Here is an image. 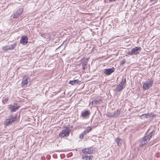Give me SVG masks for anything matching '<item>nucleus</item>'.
Here are the masks:
<instances>
[{"label":"nucleus","mask_w":160,"mask_h":160,"mask_svg":"<svg viewBox=\"0 0 160 160\" xmlns=\"http://www.w3.org/2000/svg\"><path fill=\"white\" fill-rule=\"evenodd\" d=\"M155 132V130H152L148 134L143 137L142 138V140L139 144V146L142 147L146 144L154 134Z\"/></svg>","instance_id":"obj_1"},{"label":"nucleus","mask_w":160,"mask_h":160,"mask_svg":"<svg viewBox=\"0 0 160 160\" xmlns=\"http://www.w3.org/2000/svg\"><path fill=\"white\" fill-rule=\"evenodd\" d=\"M17 120L16 115H11L6 119L4 122V125L7 126H9L15 123Z\"/></svg>","instance_id":"obj_2"},{"label":"nucleus","mask_w":160,"mask_h":160,"mask_svg":"<svg viewBox=\"0 0 160 160\" xmlns=\"http://www.w3.org/2000/svg\"><path fill=\"white\" fill-rule=\"evenodd\" d=\"M153 82V80L151 79H148V80H147L144 82H142L143 89L146 90L150 88L152 86Z\"/></svg>","instance_id":"obj_3"},{"label":"nucleus","mask_w":160,"mask_h":160,"mask_svg":"<svg viewBox=\"0 0 160 160\" xmlns=\"http://www.w3.org/2000/svg\"><path fill=\"white\" fill-rule=\"evenodd\" d=\"M126 85V79L122 78L120 83L117 86L116 88V91L119 92L124 88Z\"/></svg>","instance_id":"obj_4"},{"label":"nucleus","mask_w":160,"mask_h":160,"mask_svg":"<svg viewBox=\"0 0 160 160\" xmlns=\"http://www.w3.org/2000/svg\"><path fill=\"white\" fill-rule=\"evenodd\" d=\"M141 48L140 47H135L132 48L130 51H128L127 53L129 55H136L139 53L140 51H141Z\"/></svg>","instance_id":"obj_5"},{"label":"nucleus","mask_w":160,"mask_h":160,"mask_svg":"<svg viewBox=\"0 0 160 160\" xmlns=\"http://www.w3.org/2000/svg\"><path fill=\"white\" fill-rule=\"evenodd\" d=\"M71 132V130L68 128L62 130L59 134V137L61 138L66 137L68 136Z\"/></svg>","instance_id":"obj_6"},{"label":"nucleus","mask_w":160,"mask_h":160,"mask_svg":"<svg viewBox=\"0 0 160 160\" xmlns=\"http://www.w3.org/2000/svg\"><path fill=\"white\" fill-rule=\"evenodd\" d=\"M17 44L16 43H13V44L10 45H7L3 47L2 48V49L3 51H6L8 50H11L15 49L16 47Z\"/></svg>","instance_id":"obj_7"},{"label":"nucleus","mask_w":160,"mask_h":160,"mask_svg":"<svg viewBox=\"0 0 160 160\" xmlns=\"http://www.w3.org/2000/svg\"><path fill=\"white\" fill-rule=\"evenodd\" d=\"M20 107L19 105L16 103H14L13 105H12L9 107V109L11 112H13L16 111Z\"/></svg>","instance_id":"obj_8"},{"label":"nucleus","mask_w":160,"mask_h":160,"mask_svg":"<svg viewBox=\"0 0 160 160\" xmlns=\"http://www.w3.org/2000/svg\"><path fill=\"white\" fill-rule=\"evenodd\" d=\"M23 9L21 8L18 9L16 12L14 14L13 18H17L19 16L21 15L23 12Z\"/></svg>","instance_id":"obj_9"},{"label":"nucleus","mask_w":160,"mask_h":160,"mask_svg":"<svg viewBox=\"0 0 160 160\" xmlns=\"http://www.w3.org/2000/svg\"><path fill=\"white\" fill-rule=\"evenodd\" d=\"M82 152L83 153L92 154L93 150L91 148H88L83 149L82 150Z\"/></svg>","instance_id":"obj_10"},{"label":"nucleus","mask_w":160,"mask_h":160,"mask_svg":"<svg viewBox=\"0 0 160 160\" xmlns=\"http://www.w3.org/2000/svg\"><path fill=\"white\" fill-rule=\"evenodd\" d=\"M115 69L112 67L110 68H108L104 69V72L106 75H110L114 71Z\"/></svg>","instance_id":"obj_11"},{"label":"nucleus","mask_w":160,"mask_h":160,"mask_svg":"<svg viewBox=\"0 0 160 160\" xmlns=\"http://www.w3.org/2000/svg\"><path fill=\"white\" fill-rule=\"evenodd\" d=\"M28 42V38L27 36H24L20 39V42L24 45H26Z\"/></svg>","instance_id":"obj_12"},{"label":"nucleus","mask_w":160,"mask_h":160,"mask_svg":"<svg viewBox=\"0 0 160 160\" xmlns=\"http://www.w3.org/2000/svg\"><path fill=\"white\" fill-rule=\"evenodd\" d=\"M29 78L28 77H24L22 79V86H24L28 84Z\"/></svg>","instance_id":"obj_13"},{"label":"nucleus","mask_w":160,"mask_h":160,"mask_svg":"<svg viewBox=\"0 0 160 160\" xmlns=\"http://www.w3.org/2000/svg\"><path fill=\"white\" fill-rule=\"evenodd\" d=\"M90 114L89 110H85L81 112V116L83 118L86 117L89 115Z\"/></svg>","instance_id":"obj_14"},{"label":"nucleus","mask_w":160,"mask_h":160,"mask_svg":"<svg viewBox=\"0 0 160 160\" xmlns=\"http://www.w3.org/2000/svg\"><path fill=\"white\" fill-rule=\"evenodd\" d=\"M82 158L85 160H90L93 158V156L90 155L88 156L87 155H83L82 156Z\"/></svg>","instance_id":"obj_15"},{"label":"nucleus","mask_w":160,"mask_h":160,"mask_svg":"<svg viewBox=\"0 0 160 160\" xmlns=\"http://www.w3.org/2000/svg\"><path fill=\"white\" fill-rule=\"evenodd\" d=\"M121 110L119 109H118L116 111H115L113 112L115 118L117 117L120 113Z\"/></svg>","instance_id":"obj_16"},{"label":"nucleus","mask_w":160,"mask_h":160,"mask_svg":"<svg viewBox=\"0 0 160 160\" xmlns=\"http://www.w3.org/2000/svg\"><path fill=\"white\" fill-rule=\"evenodd\" d=\"M116 141L118 146H120L122 145V139L119 138H117L116 139Z\"/></svg>","instance_id":"obj_17"},{"label":"nucleus","mask_w":160,"mask_h":160,"mask_svg":"<svg viewBox=\"0 0 160 160\" xmlns=\"http://www.w3.org/2000/svg\"><path fill=\"white\" fill-rule=\"evenodd\" d=\"M101 101V99H95L92 101V104L95 105H97L100 103Z\"/></svg>","instance_id":"obj_18"},{"label":"nucleus","mask_w":160,"mask_h":160,"mask_svg":"<svg viewBox=\"0 0 160 160\" xmlns=\"http://www.w3.org/2000/svg\"><path fill=\"white\" fill-rule=\"evenodd\" d=\"M92 130V128L90 127H88L83 132V133L86 135V134Z\"/></svg>","instance_id":"obj_19"},{"label":"nucleus","mask_w":160,"mask_h":160,"mask_svg":"<svg viewBox=\"0 0 160 160\" xmlns=\"http://www.w3.org/2000/svg\"><path fill=\"white\" fill-rule=\"evenodd\" d=\"M78 80L76 79L74 80H70L69 81V83L72 85L75 84L76 83H78Z\"/></svg>","instance_id":"obj_20"},{"label":"nucleus","mask_w":160,"mask_h":160,"mask_svg":"<svg viewBox=\"0 0 160 160\" xmlns=\"http://www.w3.org/2000/svg\"><path fill=\"white\" fill-rule=\"evenodd\" d=\"M87 61L84 62L82 61V66L83 70H85L86 69V66L87 64Z\"/></svg>","instance_id":"obj_21"},{"label":"nucleus","mask_w":160,"mask_h":160,"mask_svg":"<svg viewBox=\"0 0 160 160\" xmlns=\"http://www.w3.org/2000/svg\"><path fill=\"white\" fill-rule=\"evenodd\" d=\"M106 116L110 118H114L115 117L113 112L112 113H108L106 115Z\"/></svg>","instance_id":"obj_22"},{"label":"nucleus","mask_w":160,"mask_h":160,"mask_svg":"<svg viewBox=\"0 0 160 160\" xmlns=\"http://www.w3.org/2000/svg\"><path fill=\"white\" fill-rule=\"evenodd\" d=\"M149 116V118H153L154 117H155L156 116V115L155 114H154L152 113H151L148 114Z\"/></svg>","instance_id":"obj_23"},{"label":"nucleus","mask_w":160,"mask_h":160,"mask_svg":"<svg viewBox=\"0 0 160 160\" xmlns=\"http://www.w3.org/2000/svg\"><path fill=\"white\" fill-rule=\"evenodd\" d=\"M85 135V134H84V133H83V132H82L80 135V136H79V138H80L81 139H82V138H83V137L84 136V135Z\"/></svg>","instance_id":"obj_24"},{"label":"nucleus","mask_w":160,"mask_h":160,"mask_svg":"<svg viewBox=\"0 0 160 160\" xmlns=\"http://www.w3.org/2000/svg\"><path fill=\"white\" fill-rule=\"evenodd\" d=\"M125 62V60H122V61H121V62L120 63V64L121 65H122L124 62Z\"/></svg>","instance_id":"obj_25"},{"label":"nucleus","mask_w":160,"mask_h":160,"mask_svg":"<svg viewBox=\"0 0 160 160\" xmlns=\"http://www.w3.org/2000/svg\"><path fill=\"white\" fill-rule=\"evenodd\" d=\"M149 114V113H148L147 114H142V116H147L148 117V118H149V115H148V114Z\"/></svg>","instance_id":"obj_26"},{"label":"nucleus","mask_w":160,"mask_h":160,"mask_svg":"<svg viewBox=\"0 0 160 160\" xmlns=\"http://www.w3.org/2000/svg\"><path fill=\"white\" fill-rule=\"evenodd\" d=\"M153 1H154V3H155L156 2L157 0H150V2H152Z\"/></svg>","instance_id":"obj_27"},{"label":"nucleus","mask_w":160,"mask_h":160,"mask_svg":"<svg viewBox=\"0 0 160 160\" xmlns=\"http://www.w3.org/2000/svg\"><path fill=\"white\" fill-rule=\"evenodd\" d=\"M116 0H109V1L110 2H112L113 1H115Z\"/></svg>","instance_id":"obj_28"},{"label":"nucleus","mask_w":160,"mask_h":160,"mask_svg":"<svg viewBox=\"0 0 160 160\" xmlns=\"http://www.w3.org/2000/svg\"><path fill=\"white\" fill-rule=\"evenodd\" d=\"M8 98H6L5 99V101L6 102H7L8 101Z\"/></svg>","instance_id":"obj_29"},{"label":"nucleus","mask_w":160,"mask_h":160,"mask_svg":"<svg viewBox=\"0 0 160 160\" xmlns=\"http://www.w3.org/2000/svg\"><path fill=\"white\" fill-rule=\"evenodd\" d=\"M146 118H148V117L147 116H144Z\"/></svg>","instance_id":"obj_30"}]
</instances>
